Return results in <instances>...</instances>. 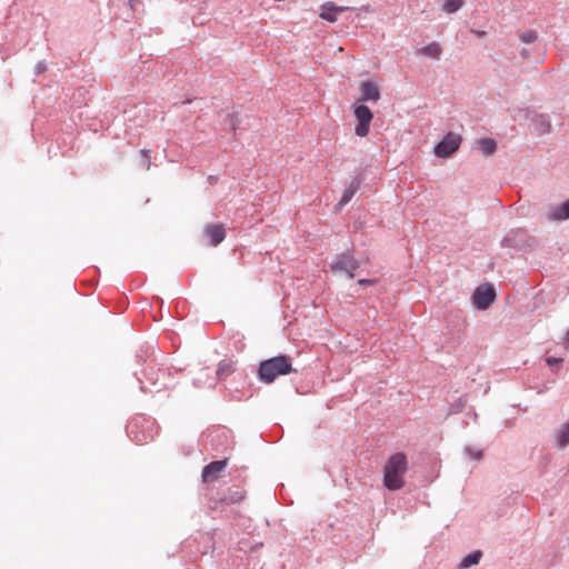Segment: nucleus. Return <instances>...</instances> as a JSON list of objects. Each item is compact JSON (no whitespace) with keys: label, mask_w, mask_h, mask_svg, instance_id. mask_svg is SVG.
I'll list each match as a JSON object with an SVG mask.
<instances>
[{"label":"nucleus","mask_w":569,"mask_h":569,"mask_svg":"<svg viewBox=\"0 0 569 569\" xmlns=\"http://www.w3.org/2000/svg\"><path fill=\"white\" fill-rule=\"evenodd\" d=\"M407 465H385L383 486L391 491L401 489L405 486Z\"/></svg>","instance_id":"f03ea898"},{"label":"nucleus","mask_w":569,"mask_h":569,"mask_svg":"<svg viewBox=\"0 0 569 569\" xmlns=\"http://www.w3.org/2000/svg\"><path fill=\"white\" fill-rule=\"evenodd\" d=\"M417 53L427 58L438 59L442 53V48L437 42H430L418 49Z\"/></svg>","instance_id":"9b49d317"},{"label":"nucleus","mask_w":569,"mask_h":569,"mask_svg":"<svg viewBox=\"0 0 569 569\" xmlns=\"http://www.w3.org/2000/svg\"><path fill=\"white\" fill-rule=\"evenodd\" d=\"M359 266V261L350 252H343L336 257L330 264V269L336 273L345 272L348 278L352 279Z\"/></svg>","instance_id":"20e7f679"},{"label":"nucleus","mask_w":569,"mask_h":569,"mask_svg":"<svg viewBox=\"0 0 569 569\" xmlns=\"http://www.w3.org/2000/svg\"><path fill=\"white\" fill-rule=\"evenodd\" d=\"M233 370V362L222 361L218 366L217 376L222 379L227 377L229 373H231Z\"/></svg>","instance_id":"f3484780"},{"label":"nucleus","mask_w":569,"mask_h":569,"mask_svg":"<svg viewBox=\"0 0 569 569\" xmlns=\"http://www.w3.org/2000/svg\"><path fill=\"white\" fill-rule=\"evenodd\" d=\"M359 183L351 182L350 186L343 191L342 197L338 203L339 208L346 206L358 190Z\"/></svg>","instance_id":"dca6fc26"},{"label":"nucleus","mask_w":569,"mask_h":569,"mask_svg":"<svg viewBox=\"0 0 569 569\" xmlns=\"http://www.w3.org/2000/svg\"><path fill=\"white\" fill-rule=\"evenodd\" d=\"M520 39L525 43H532L538 39V34L533 30H528L520 34Z\"/></svg>","instance_id":"aec40b11"},{"label":"nucleus","mask_w":569,"mask_h":569,"mask_svg":"<svg viewBox=\"0 0 569 569\" xmlns=\"http://www.w3.org/2000/svg\"><path fill=\"white\" fill-rule=\"evenodd\" d=\"M461 141L462 138L459 133L448 132L443 139L436 144L433 153L438 158H448L459 149Z\"/></svg>","instance_id":"39448f33"},{"label":"nucleus","mask_w":569,"mask_h":569,"mask_svg":"<svg viewBox=\"0 0 569 569\" xmlns=\"http://www.w3.org/2000/svg\"><path fill=\"white\" fill-rule=\"evenodd\" d=\"M556 445L563 448L569 445V422L563 423L555 433Z\"/></svg>","instance_id":"ddd939ff"},{"label":"nucleus","mask_w":569,"mask_h":569,"mask_svg":"<svg viewBox=\"0 0 569 569\" xmlns=\"http://www.w3.org/2000/svg\"><path fill=\"white\" fill-rule=\"evenodd\" d=\"M361 98L360 103L363 101L377 102L380 99V90L378 86L372 81H365L360 86Z\"/></svg>","instance_id":"0eeeda50"},{"label":"nucleus","mask_w":569,"mask_h":569,"mask_svg":"<svg viewBox=\"0 0 569 569\" xmlns=\"http://www.w3.org/2000/svg\"><path fill=\"white\" fill-rule=\"evenodd\" d=\"M463 6L462 0H446L443 3V10L448 13L458 11Z\"/></svg>","instance_id":"a211bd4d"},{"label":"nucleus","mask_w":569,"mask_h":569,"mask_svg":"<svg viewBox=\"0 0 569 569\" xmlns=\"http://www.w3.org/2000/svg\"><path fill=\"white\" fill-rule=\"evenodd\" d=\"M477 144L481 152L486 156L493 154L497 149L496 141L490 138L479 139Z\"/></svg>","instance_id":"2eb2a0df"},{"label":"nucleus","mask_w":569,"mask_h":569,"mask_svg":"<svg viewBox=\"0 0 569 569\" xmlns=\"http://www.w3.org/2000/svg\"><path fill=\"white\" fill-rule=\"evenodd\" d=\"M204 234L209 239L211 246H218L226 238V230L222 224H208L204 228Z\"/></svg>","instance_id":"1a4fd4ad"},{"label":"nucleus","mask_w":569,"mask_h":569,"mask_svg":"<svg viewBox=\"0 0 569 569\" xmlns=\"http://www.w3.org/2000/svg\"><path fill=\"white\" fill-rule=\"evenodd\" d=\"M141 153H142V156H144V157H146V159H147V163L149 164V162H150L149 151H148V150H142V151H141Z\"/></svg>","instance_id":"b1692460"},{"label":"nucleus","mask_w":569,"mask_h":569,"mask_svg":"<svg viewBox=\"0 0 569 569\" xmlns=\"http://www.w3.org/2000/svg\"><path fill=\"white\" fill-rule=\"evenodd\" d=\"M353 114L357 120V124L355 127V133L358 137H366L369 134L370 124L373 119V112L363 103L357 101L353 104Z\"/></svg>","instance_id":"7ed1b4c3"},{"label":"nucleus","mask_w":569,"mask_h":569,"mask_svg":"<svg viewBox=\"0 0 569 569\" xmlns=\"http://www.w3.org/2000/svg\"><path fill=\"white\" fill-rule=\"evenodd\" d=\"M550 220L559 221L569 219V200L562 202L560 206L553 208L549 214Z\"/></svg>","instance_id":"f8f14e48"},{"label":"nucleus","mask_w":569,"mask_h":569,"mask_svg":"<svg viewBox=\"0 0 569 569\" xmlns=\"http://www.w3.org/2000/svg\"><path fill=\"white\" fill-rule=\"evenodd\" d=\"M528 56H529L528 50L523 49V50L521 51V58H522V59H527V58H528Z\"/></svg>","instance_id":"a878e982"},{"label":"nucleus","mask_w":569,"mask_h":569,"mask_svg":"<svg viewBox=\"0 0 569 569\" xmlns=\"http://www.w3.org/2000/svg\"><path fill=\"white\" fill-rule=\"evenodd\" d=\"M359 284L363 286V284H373L376 283V280H368V279H360L358 281Z\"/></svg>","instance_id":"4be33fe9"},{"label":"nucleus","mask_w":569,"mask_h":569,"mask_svg":"<svg viewBox=\"0 0 569 569\" xmlns=\"http://www.w3.org/2000/svg\"><path fill=\"white\" fill-rule=\"evenodd\" d=\"M405 460H406V457H405V455H403V453H396V455H393V456L390 458L389 462H392V463H396V462H405Z\"/></svg>","instance_id":"412c9836"},{"label":"nucleus","mask_w":569,"mask_h":569,"mask_svg":"<svg viewBox=\"0 0 569 569\" xmlns=\"http://www.w3.org/2000/svg\"><path fill=\"white\" fill-rule=\"evenodd\" d=\"M495 298L496 291L493 287L488 283L479 286L472 295L473 305L480 310L489 308Z\"/></svg>","instance_id":"423d86ee"},{"label":"nucleus","mask_w":569,"mask_h":569,"mask_svg":"<svg viewBox=\"0 0 569 569\" xmlns=\"http://www.w3.org/2000/svg\"><path fill=\"white\" fill-rule=\"evenodd\" d=\"M567 342L569 343V331L567 332Z\"/></svg>","instance_id":"c85d7f7f"},{"label":"nucleus","mask_w":569,"mask_h":569,"mask_svg":"<svg viewBox=\"0 0 569 569\" xmlns=\"http://www.w3.org/2000/svg\"><path fill=\"white\" fill-rule=\"evenodd\" d=\"M227 465H206L201 477L204 482L213 481L218 478L219 473L224 469Z\"/></svg>","instance_id":"9d476101"},{"label":"nucleus","mask_w":569,"mask_h":569,"mask_svg":"<svg viewBox=\"0 0 569 569\" xmlns=\"http://www.w3.org/2000/svg\"><path fill=\"white\" fill-rule=\"evenodd\" d=\"M363 10H365V11H367V12H369V11H370L369 6L363 7Z\"/></svg>","instance_id":"cd10ccee"},{"label":"nucleus","mask_w":569,"mask_h":569,"mask_svg":"<svg viewBox=\"0 0 569 569\" xmlns=\"http://www.w3.org/2000/svg\"><path fill=\"white\" fill-rule=\"evenodd\" d=\"M559 361H561V360H560V359H552V358H548V359H547V362H548L549 365H552V363H556V362H559Z\"/></svg>","instance_id":"bb28decb"},{"label":"nucleus","mask_w":569,"mask_h":569,"mask_svg":"<svg viewBox=\"0 0 569 569\" xmlns=\"http://www.w3.org/2000/svg\"><path fill=\"white\" fill-rule=\"evenodd\" d=\"M349 7H338L333 2L328 1L321 6L320 18L327 20L329 22L337 21V14L347 10H350Z\"/></svg>","instance_id":"6e6552de"},{"label":"nucleus","mask_w":569,"mask_h":569,"mask_svg":"<svg viewBox=\"0 0 569 569\" xmlns=\"http://www.w3.org/2000/svg\"><path fill=\"white\" fill-rule=\"evenodd\" d=\"M466 450L470 460H481L485 458L483 451L479 448L468 447Z\"/></svg>","instance_id":"6ab92c4d"},{"label":"nucleus","mask_w":569,"mask_h":569,"mask_svg":"<svg viewBox=\"0 0 569 569\" xmlns=\"http://www.w3.org/2000/svg\"><path fill=\"white\" fill-rule=\"evenodd\" d=\"M482 558V552L480 550H475L467 556H465L459 565V568L466 569L471 566L478 565Z\"/></svg>","instance_id":"4468645a"},{"label":"nucleus","mask_w":569,"mask_h":569,"mask_svg":"<svg viewBox=\"0 0 569 569\" xmlns=\"http://www.w3.org/2000/svg\"><path fill=\"white\" fill-rule=\"evenodd\" d=\"M237 118L234 116H231V123H232V129L236 130V127H237Z\"/></svg>","instance_id":"393cba45"},{"label":"nucleus","mask_w":569,"mask_h":569,"mask_svg":"<svg viewBox=\"0 0 569 569\" xmlns=\"http://www.w3.org/2000/svg\"><path fill=\"white\" fill-rule=\"evenodd\" d=\"M471 32L477 36V37H485L486 36V31H480V30H471Z\"/></svg>","instance_id":"5701e85b"},{"label":"nucleus","mask_w":569,"mask_h":569,"mask_svg":"<svg viewBox=\"0 0 569 569\" xmlns=\"http://www.w3.org/2000/svg\"><path fill=\"white\" fill-rule=\"evenodd\" d=\"M293 371L292 358L287 355H279L260 362L258 377L264 383H272L279 377Z\"/></svg>","instance_id":"f257e3e1"},{"label":"nucleus","mask_w":569,"mask_h":569,"mask_svg":"<svg viewBox=\"0 0 569 569\" xmlns=\"http://www.w3.org/2000/svg\"><path fill=\"white\" fill-rule=\"evenodd\" d=\"M219 462H220V463H223V462H227V461H226V460H220Z\"/></svg>","instance_id":"c756f323"}]
</instances>
